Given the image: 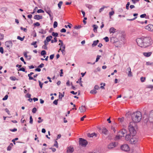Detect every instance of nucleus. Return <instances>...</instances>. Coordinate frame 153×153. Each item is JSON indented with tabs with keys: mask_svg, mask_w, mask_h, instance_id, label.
<instances>
[{
	"mask_svg": "<svg viewBox=\"0 0 153 153\" xmlns=\"http://www.w3.org/2000/svg\"><path fill=\"white\" fill-rule=\"evenodd\" d=\"M122 137H121L120 135L119 134V135H118L116 136V137H115V139L116 140H118L119 139H120Z\"/></svg>",
	"mask_w": 153,
	"mask_h": 153,
	"instance_id": "obj_37",
	"label": "nucleus"
},
{
	"mask_svg": "<svg viewBox=\"0 0 153 153\" xmlns=\"http://www.w3.org/2000/svg\"><path fill=\"white\" fill-rule=\"evenodd\" d=\"M114 13V11H112L109 12V15L110 17L112 15H113Z\"/></svg>",
	"mask_w": 153,
	"mask_h": 153,
	"instance_id": "obj_42",
	"label": "nucleus"
},
{
	"mask_svg": "<svg viewBox=\"0 0 153 153\" xmlns=\"http://www.w3.org/2000/svg\"><path fill=\"white\" fill-rule=\"evenodd\" d=\"M20 29L22 30H23L25 32H26L27 31V29L25 28H23L22 27H20Z\"/></svg>",
	"mask_w": 153,
	"mask_h": 153,
	"instance_id": "obj_56",
	"label": "nucleus"
},
{
	"mask_svg": "<svg viewBox=\"0 0 153 153\" xmlns=\"http://www.w3.org/2000/svg\"><path fill=\"white\" fill-rule=\"evenodd\" d=\"M148 116L146 114L143 115V120L145 123H147L149 122L150 123H153V110L150 112L149 118H148Z\"/></svg>",
	"mask_w": 153,
	"mask_h": 153,
	"instance_id": "obj_3",
	"label": "nucleus"
},
{
	"mask_svg": "<svg viewBox=\"0 0 153 153\" xmlns=\"http://www.w3.org/2000/svg\"><path fill=\"white\" fill-rule=\"evenodd\" d=\"M128 130L130 133L132 135H134L136 133L134 127L132 125H129Z\"/></svg>",
	"mask_w": 153,
	"mask_h": 153,
	"instance_id": "obj_4",
	"label": "nucleus"
},
{
	"mask_svg": "<svg viewBox=\"0 0 153 153\" xmlns=\"http://www.w3.org/2000/svg\"><path fill=\"white\" fill-rule=\"evenodd\" d=\"M52 38V36H48L46 38V41L47 42H49L51 40V39Z\"/></svg>",
	"mask_w": 153,
	"mask_h": 153,
	"instance_id": "obj_26",
	"label": "nucleus"
},
{
	"mask_svg": "<svg viewBox=\"0 0 153 153\" xmlns=\"http://www.w3.org/2000/svg\"><path fill=\"white\" fill-rule=\"evenodd\" d=\"M52 35L53 36L55 37H56L58 36V34L57 33H55L54 32H53L52 33Z\"/></svg>",
	"mask_w": 153,
	"mask_h": 153,
	"instance_id": "obj_34",
	"label": "nucleus"
},
{
	"mask_svg": "<svg viewBox=\"0 0 153 153\" xmlns=\"http://www.w3.org/2000/svg\"><path fill=\"white\" fill-rule=\"evenodd\" d=\"M99 89V87L98 85H95L94 87V89L97 90Z\"/></svg>",
	"mask_w": 153,
	"mask_h": 153,
	"instance_id": "obj_64",
	"label": "nucleus"
},
{
	"mask_svg": "<svg viewBox=\"0 0 153 153\" xmlns=\"http://www.w3.org/2000/svg\"><path fill=\"white\" fill-rule=\"evenodd\" d=\"M127 133V131L125 129L121 130L119 132L121 137H123L125 135H126Z\"/></svg>",
	"mask_w": 153,
	"mask_h": 153,
	"instance_id": "obj_9",
	"label": "nucleus"
},
{
	"mask_svg": "<svg viewBox=\"0 0 153 153\" xmlns=\"http://www.w3.org/2000/svg\"><path fill=\"white\" fill-rule=\"evenodd\" d=\"M59 51H61L62 52V54L64 55L65 54V51L64 50H62V48H60Z\"/></svg>",
	"mask_w": 153,
	"mask_h": 153,
	"instance_id": "obj_52",
	"label": "nucleus"
},
{
	"mask_svg": "<svg viewBox=\"0 0 153 153\" xmlns=\"http://www.w3.org/2000/svg\"><path fill=\"white\" fill-rule=\"evenodd\" d=\"M38 119L39 120H38L37 122L39 123H41L43 121V120L40 117H39Z\"/></svg>",
	"mask_w": 153,
	"mask_h": 153,
	"instance_id": "obj_40",
	"label": "nucleus"
},
{
	"mask_svg": "<svg viewBox=\"0 0 153 153\" xmlns=\"http://www.w3.org/2000/svg\"><path fill=\"white\" fill-rule=\"evenodd\" d=\"M38 82H39V86H40V88H42V85H43V83H42L40 81V80L38 81Z\"/></svg>",
	"mask_w": 153,
	"mask_h": 153,
	"instance_id": "obj_41",
	"label": "nucleus"
},
{
	"mask_svg": "<svg viewBox=\"0 0 153 153\" xmlns=\"http://www.w3.org/2000/svg\"><path fill=\"white\" fill-rule=\"evenodd\" d=\"M58 100H55L53 102V104L56 105H57L58 104Z\"/></svg>",
	"mask_w": 153,
	"mask_h": 153,
	"instance_id": "obj_59",
	"label": "nucleus"
},
{
	"mask_svg": "<svg viewBox=\"0 0 153 153\" xmlns=\"http://www.w3.org/2000/svg\"><path fill=\"white\" fill-rule=\"evenodd\" d=\"M86 7L88 8L89 9H91L93 7V6L91 4H86L85 5Z\"/></svg>",
	"mask_w": 153,
	"mask_h": 153,
	"instance_id": "obj_28",
	"label": "nucleus"
},
{
	"mask_svg": "<svg viewBox=\"0 0 153 153\" xmlns=\"http://www.w3.org/2000/svg\"><path fill=\"white\" fill-rule=\"evenodd\" d=\"M74 151V148L70 146L68 147L67 152V153H72Z\"/></svg>",
	"mask_w": 153,
	"mask_h": 153,
	"instance_id": "obj_12",
	"label": "nucleus"
},
{
	"mask_svg": "<svg viewBox=\"0 0 153 153\" xmlns=\"http://www.w3.org/2000/svg\"><path fill=\"white\" fill-rule=\"evenodd\" d=\"M37 12L38 13H43L44 12V11L40 9L38 10H37Z\"/></svg>",
	"mask_w": 153,
	"mask_h": 153,
	"instance_id": "obj_48",
	"label": "nucleus"
},
{
	"mask_svg": "<svg viewBox=\"0 0 153 153\" xmlns=\"http://www.w3.org/2000/svg\"><path fill=\"white\" fill-rule=\"evenodd\" d=\"M146 65H147L152 66L153 65V62H146Z\"/></svg>",
	"mask_w": 153,
	"mask_h": 153,
	"instance_id": "obj_39",
	"label": "nucleus"
},
{
	"mask_svg": "<svg viewBox=\"0 0 153 153\" xmlns=\"http://www.w3.org/2000/svg\"><path fill=\"white\" fill-rule=\"evenodd\" d=\"M82 26L81 25H79L78 26H75L74 27V28L76 29H80L81 28Z\"/></svg>",
	"mask_w": 153,
	"mask_h": 153,
	"instance_id": "obj_58",
	"label": "nucleus"
},
{
	"mask_svg": "<svg viewBox=\"0 0 153 153\" xmlns=\"http://www.w3.org/2000/svg\"><path fill=\"white\" fill-rule=\"evenodd\" d=\"M10 79L12 81L18 80V79L14 76L10 77Z\"/></svg>",
	"mask_w": 153,
	"mask_h": 153,
	"instance_id": "obj_27",
	"label": "nucleus"
},
{
	"mask_svg": "<svg viewBox=\"0 0 153 153\" xmlns=\"http://www.w3.org/2000/svg\"><path fill=\"white\" fill-rule=\"evenodd\" d=\"M106 42H107L109 41V39L108 37L106 36L103 39Z\"/></svg>",
	"mask_w": 153,
	"mask_h": 153,
	"instance_id": "obj_53",
	"label": "nucleus"
},
{
	"mask_svg": "<svg viewBox=\"0 0 153 153\" xmlns=\"http://www.w3.org/2000/svg\"><path fill=\"white\" fill-rule=\"evenodd\" d=\"M58 25V23L57 22L55 21L54 22L53 27L54 28H55L57 27Z\"/></svg>",
	"mask_w": 153,
	"mask_h": 153,
	"instance_id": "obj_36",
	"label": "nucleus"
},
{
	"mask_svg": "<svg viewBox=\"0 0 153 153\" xmlns=\"http://www.w3.org/2000/svg\"><path fill=\"white\" fill-rule=\"evenodd\" d=\"M96 135H97V134L94 133H91V134L88 133V136L90 137H93L95 135V137H96L97 136Z\"/></svg>",
	"mask_w": 153,
	"mask_h": 153,
	"instance_id": "obj_23",
	"label": "nucleus"
},
{
	"mask_svg": "<svg viewBox=\"0 0 153 153\" xmlns=\"http://www.w3.org/2000/svg\"><path fill=\"white\" fill-rule=\"evenodd\" d=\"M39 32L42 34H45L46 33V31L45 30L41 29Z\"/></svg>",
	"mask_w": 153,
	"mask_h": 153,
	"instance_id": "obj_25",
	"label": "nucleus"
},
{
	"mask_svg": "<svg viewBox=\"0 0 153 153\" xmlns=\"http://www.w3.org/2000/svg\"><path fill=\"white\" fill-rule=\"evenodd\" d=\"M121 149L125 152H128L130 150V147L127 144H124L121 146Z\"/></svg>",
	"mask_w": 153,
	"mask_h": 153,
	"instance_id": "obj_7",
	"label": "nucleus"
},
{
	"mask_svg": "<svg viewBox=\"0 0 153 153\" xmlns=\"http://www.w3.org/2000/svg\"><path fill=\"white\" fill-rule=\"evenodd\" d=\"M116 30L114 27H111L109 30V32L110 33H114L116 32Z\"/></svg>",
	"mask_w": 153,
	"mask_h": 153,
	"instance_id": "obj_18",
	"label": "nucleus"
},
{
	"mask_svg": "<svg viewBox=\"0 0 153 153\" xmlns=\"http://www.w3.org/2000/svg\"><path fill=\"white\" fill-rule=\"evenodd\" d=\"M118 120L121 123H123V122L124 121V118L122 117L121 118H118Z\"/></svg>",
	"mask_w": 153,
	"mask_h": 153,
	"instance_id": "obj_24",
	"label": "nucleus"
},
{
	"mask_svg": "<svg viewBox=\"0 0 153 153\" xmlns=\"http://www.w3.org/2000/svg\"><path fill=\"white\" fill-rule=\"evenodd\" d=\"M99 42V41L98 40H97L96 41H94L93 42V43L92 45V47H94Z\"/></svg>",
	"mask_w": 153,
	"mask_h": 153,
	"instance_id": "obj_21",
	"label": "nucleus"
},
{
	"mask_svg": "<svg viewBox=\"0 0 153 153\" xmlns=\"http://www.w3.org/2000/svg\"><path fill=\"white\" fill-rule=\"evenodd\" d=\"M46 52L45 50H42L41 52V55L42 56H44V57L45 58V55L46 54Z\"/></svg>",
	"mask_w": 153,
	"mask_h": 153,
	"instance_id": "obj_30",
	"label": "nucleus"
},
{
	"mask_svg": "<svg viewBox=\"0 0 153 153\" xmlns=\"http://www.w3.org/2000/svg\"><path fill=\"white\" fill-rule=\"evenodd\" d=\"M59 93V99H60L61 100H62V97H63L64 96V94H65V92H63V93H62V94H61L60 93Z\"/></svg>",
	"mask_w": 153,
	"mask_h": 153,
	"instance_id": "obj_22",
	"label": "nucleus"
},
{
	"mask_svg": "<svg viewBox=\"0 0 153 153\" xmlns=\"http://www.w3.org/2000/svg\"><path fill=\"white\" fill-rule=\"evenodd\" d=\"M13 146V144L12 143H11L10 144V145L8 146L7 148V150L8 151H10L12 148V147Z\"/></svg>",
	"mask_w": 153,
	"mask_h": 153,
	"instance_id": "obj_31",
	"label": "nucleus"
},
{
	"mask_svg": "<svg viewBox=\"0 0 153 153\" xmlns=\"http://www.w3.org/2000/svg\"><path fill=\"white\" fill-rule=\"evenodd\" d=\"M42 18L43 17L42 16H41L39 15H35L34 16V19H35L37 20L42 19Z\"/></svg>",
	"mask_w": 153,
	"mask_h": 153,
	"instance_id": "obj_13",
	"label": "nucleus"
},
{
	"mask_svg": "<svg viewBox=\"0 0 153 153\" xmlns=\"http://www.w3.org/2000/svg\"><path fill=\"white\" fill-rule=\"evenodd\" d=\"M45 11L49 15L51 20H52L53 17V16L51 15L52 13L51 11L49 9H47L45 10Z\"/></svg>",
	"mask_w": 153,
	"mask_h": 153,
	"instance_id": "obj_8",
	"label": "nucleus"
},
{
	"mask_svg": "<svg viewBox=\"0 0 153 153\" xmlns=\"http://www.w3.org/2000/svg\"><path fill=\"white\" fill-rule=\"evenodd\" d=\"M8 98V96L7 95H5V96L4 97V98H3L2 100H6Z\"/></svg>",
	"mask_w": 153,
	"mask_h": 153,
	"instance_id": "obj_49",
	"label": "nucleus"
},
{
	"mask_svg": "<svg viewBox=\"0 0 153 153\" xmlns=\"http://www.w3.org/2000/svg\"><path fill=\"white\" fill-rule=\"evenodd\" d=\"M4 36L2 34L0 33V40H2L4 38Z\"/></svg>",
	"mask_w": 153,
	"mask_h": 153,
	"instance_id": "obj_54",
	"label": "nucleus"
},
{
	"mask_svg": "<svg viewBox=\"0 0 153 153\" xmlns=\"http://www.w3.org/2000/svg\"><path fill=\"white\" fill-rule=\"evenodd\" d=\"M55 143L54 145V146L57 148H58V143L57 141L56 140L55 141Z\"/></svg>",
	"mask_w": 153,
	"mask_h": 153,
	"instance_id": "obj_61",
	"label": "nucleus"
},
{
	"mask_svg": "<svg viewBox=\"0 0 153 153\" xmlns=\"http://www.w3.org/2000/svg\"><path fill=\"white\" fill-rule=\"evenodd\" d=\"M63 4V2L62 1H60L59 3L58 4V6L59 9H60L61 8V6Z\"/></svg>",
	"mask_w": 153,
	"mask_h": 153,
	"instance_id": "obj_35",
	"label": "nucleus"
},
{
	"mask_svg": "<svg viewBox=\"0 0 153 153\" xmlns=\"http://www.w3.org/2000/svg\"><path fill=\"white\" fill-rule=\"evenodd\" d=\"M44 66V64L43 63L39 65L38 66L39 68H42Z\"/></svg>",
	"mask_w": 153,
	"mask_h": 153,
	"instance_id": "obj_57",
	"label": "nucleus"
},
{
	"mask_svg": "<svg viewBox=\"0 0 153 153\" xmlns=\"http://www.w3.org/2000/svg\"><path fill=\"white\" fill-rule=\"evenodd\" d=\"M131 137L130 135L128 134L126 135L125 137V139L126 140H128Z\"/></svg>",
	"mask_w": 153,
	"mask_h": 153,
	"instance_id": "obj_33",
	"label": "nucleus"
},
{
	"mask_svg": "<svg viewBox=\"0 0 153 153\" xmlns=\"http://www.w3.org/2000/svg\"><path fill=\"white\" fill-rule=\"evenodd\" d=\"M151 39L150 37H143L138 38L136 39V42L138 45L142 48H145L151 45Z\"/></svg>",
	"mask_w": 153,
	"mask_h": 153,
	"instance_id": "obj_1",
	"label": "nucleus"
},
{
	"mask_svg": "<svg viewBox=\"0 0 153 153\" xmlns=\"http://www.w3.org/2000/svg\"><path fill=\"white\" fill-rule=\"evenodd\" d=\"M19 71H22L25 72L26 73L27 72V71H25V68H24L23 67L20 68L19 69Z\"/></svg>",
	"mask_w": 153,
	"mask_h": 153,
	"instance_id": "obj_45",
	"label": "nucleus"
},
{
	"mask_svg": "<svg viewBox=\"0 0 153 153\" xmlns=\"http://www.w3.org/2000/svg\"><path fill=\"white\" fill-rule=\"evenodd\" d=\"M36 43L37 42L36 41L33 42L31 43V45H33L34 48H36L37 47V46L36 45Z\"/></svg>",
	"mask_w": 153,
	"mask_h": 153,
	"instance_id": "obj_32",
	"label": "nucleus"
},
{
	"mask_svg": "<svg viewBox=\"0 0 153 153\" xmlns=\"http://www.w3.org/2000/svg\"><path fill=\"white\" fill-rule=\"evenodd\" d=\"M66 32V30L65 28H62L60 30V32L61 33H65Z\"/></svg>",
	"mask_w": 153,
	"mask_h": 153,
	"instance_id": "obj_63",
	"label": "nucleus"
},
{
	"mask_svg": "<svg viewBox=\"0 0 153 153\" xmlns=\"http://www.w3.org/2000/svg\"><path fill=\"white\" fill-rule=\"evenodd\" d=\"M130 4V3L129 2H128L127 4L126 5V8L127 10L129 9V6Z\"/></svg>",
	"mask_w": 153,
	"mask_h": 153,
	"instance_id": "obj_47",
	"label": "nucleus"
},
{
	"mask_svg": "<svg viewBox=\"0 0 153 153\" xmlns=\"http://www.w3.org/2000/svg\"><path fill=\"white\" fill-rule=\"evenodd\" d=\"M79 145L83 147H85L88 144L87 141L82 138H79Z\"/></svg>",
	"mask_w": 153,
	"mask_h": 153,
	"instance_id": "obj_6",
	"label": "nucleus"
},
{
	"mask_svg": "<svg viewBox=\"0 0 153 153\" xmlns=\"http://www.w3.org/2000/svg\"><path fill=\"white\" fill-rule=\"evenodd\" d=\"M146 79V78L145 77H142L140 78V80L142 82H144Z\"/></svg>",
	"mask_w": 153,
	"mask_h": 153,
	"instance_id": "obj_46",
	"label": "nucleus"
},
{
	"mask_svg": "<svg viewBox=\"0 0 153 153\" xmlns=\"http://www.w3.org/2000/svg\"><path fill=\"white\" fill-rule=\"evenodd\" d=\"M127 71H128V75L130 76H132V75L131 74V69L130 68L128 67V68L126 70Z\"/></svg>",
	"mask_w": 153,
	"mask_h": 153,
	"instance_id": "obj_19",
	"label": "nucleus"
},
{
	"mask_svg": "<svg viewBox=\"0 0 153 153\" xmlns=\"http://www.w3.org/2000/svg\"><path fill=\"white\" fill-rule=\"evenodd\" d=\"M87 19V18L86 17L84 18V20L83 21V22L84 25H85L87 23V22L85 21V20H86Z\"/></svg>",
	"mask_w": 153,
	"mask_h": 153,
	"instance_id": "obj_62",
	"label": "nucleus"
},
{
	"mask_svg": "<svg viewBox=\"0 0 153 153\" xmlns=\"http://www.w3.org/2000/svg\"><path fill=\"white\" fill-rule=\"evenodd\" d=\"M107 8V7L103 6L102 7V8H100V10H99L100 12V13L101 12H102L104 10V8Z\"/></svg>",
	"mask_w": 153,
	"mask_h": 153,
	"instance_id": "obj_43",
	"label": "nucleus"
},
{
	"mask_svg": "<svg viewBox=\"0 0 153 153\" xmlns=\"http://www.w3.org/2000/svg\"><path fill=\"white\" fill-rule=\"evenodd\" d=\"M30 124H32L33 123V119L32 116H30Z\"/></svg>",
	"mask_w": 153,
	"mask_h": 153,
	"instance_id": "obj_50",
	"label": "nucleus"
},
{
	"mask_svg": "<svg viewBox=\"0 0 153 153\" xmlns=\"http://www.w3.org/2000/svg\"><path fill=\"white\" fill-rule=\"evenodd\" d=\"M86 107L85 106H82L79 108V109L81 112H83L85 111Z\"/></svg>",
	"mask_w": 153,
	"mask_h": 153,
	"instance_id": "obj_16",
	"label": "nucleus"
},
{
	"mask_svg": "<svg viewBox=\"0 0 153 153\" xmlns=\"http://www.w3.org/2000/svg\"><path fill=\"white\" fill-rule=\"evenodd\" d=\"M25 36L23 37H21L20 36H18L17 37V39L19 40H20L21 41H23L24 40Z\"/></svg>",
	"mask_w": 153,
	"mask_h": 153,
	"instance_id": "obj_38",
	"label": "nucleus"
},
{
	"mask_svg": "<svg viewBox=\"0 0 153 153\" xmlns=\"http://www.w3.org/2000/svg\"><path fill=\"white\" fill-rule=\"evenodd\" d=\"M142 114L139 111H137L133 112L131 114V117L132 122L138 123L142 119Z\"/></svg>",
	"mask_w": 153,
	"mask_h": 153,
	"instance_id": "obj_2",
	"label": "nucleus"
},
{
	"mask_svg": "<svg viewBox=\"0 0 153 153\" xmlns=\"http://www.w3.org/2000/svg\"><path fill=\"white\" fill-rule=\"evenodd\" d=\"M13 43L11 41H7L5 42V45L7 48H9L10 47H12Z\"/></svg>",
	"mask_w": 153,
	"mask_h": 153,
	"instance_id": "obj_11",
	"label": "nucleus"
},
{
	"mask_svg": "<svg viewBox=\"0 0 153 153\" xmlns=\"http://www.w3.org/2000/svg\"><path fill=\"white\" fill-rule=\"evenodd\" d=\"M36 108L35 107H34L33 109L32 112L33 113H36Z\"/></svg>",
	"mask_w": 153,
	"mask_h": 153,
	"instance_id": "obj_51",
	"label": "nucleus"
},
{
	"mask_svg": "<svg viewBox=\"0 0 153 153\" xmlns=\"http://www.w3.org/2000/svg\"><path fill=\"white\" fill-rule=\"evenodd\" d=\"M0 52L2 54L4 53V49L2 47H0Z\"/></svg>",
	"mask_w": 153,
	"mask_h": 153,
	"instance_id": "obj_60",
	"label": "nucleus"
},
{
	"mask_svg": "<svg viewBox=\"0 0 153 153\" xmlns=\"http://www.w3.org/2000/svg\"><path fill=\"white\" fill-rule=\"evenodd\" d=\"M153 27V25L151 24H149L145 28L148 30H152V28Z\"/></svg>",
	"mask_w": 153,
	"mask_h": 153,
	"instance_id": "obj_14",
	"label": "nucleus"
},
{
	"mask_svg": "<svg viewBox=\"0 0 153 153\" xmlns=\"http://www.w3.org/2000/svg\"><path fill=\"white\" fill-rule=\"evenodd\" d=\"M97 93V91L95 89L91 90L90 91V93L92 94H96Z\"/></svg>",
	"mask_w": 153,
	"mask_h": 153,
	"instance_id": "obj_29",
	"label": "nucleus"
},
{
	"mask_svg": "<svg viewBox=\"0 0 153 153\" xmlns=\"http://www.w3.org/2000/svg\"><path fill=\"white\" fill-rule=\"evenodd\" d=\"M138 138L134 135H132V137L130 139V142L131 144H135L138 141Z\"/></svg>",
	"mask_w": 153,
	"mask_h": 153,
	"instance_id": "obj_5",
	"label": "nucleus"
},
{
	"mask_svg": "<svg viewBox=\"0 0 153 153\" xmlns=\"http://www.w3.org/2000/svg\"><path fill=\"white\" fill-rule=\"evenodd\" d=\"M93 27H94L93 30L95 33H97V28H98V26L96 25H93Z\"/></svg>",
	"mask_w": 153,
	"mask_h": 153,
	"instance_id": "obj_20",
	"label": "nucleus"
},
{
	"mask_svg": "<svg viewBox=\"0 0 153 153\" xmlns=\"http://www.w3.org/2000/svg\"><path fill=\"white\" fill-rule=\"evenodd\" d=\"M102 131V133L105 135L107 134L108 132V130L105 128H103Z\"/></svg>",
	"mask_w": 153,
	"mask_h": 153,
	"instance_id": "obj_17",
	"label": "nucleus"
},
{
	"mask_svg": "<svg viewBox=\"0 0 153 153\" xmlns=\"http://www.w3.org/2000/svg\"><path fill=\"white\" fill-rule=\"evenodd\" d=\"M33 25L35 26H40V24L39 22H36L33 24Z\"/></svg>",
	"mask_w": 153,
	"mask_h": 153,
	"instance_id": "obj_44",
	"label": "nucleus"
},
{
	"mask_svg": "<svg viewBox=\"0 0 153 153\" xmlns=\"http://www.w3.org/2000/svg\"><path fill=\"white\" fill-rule=\"evenodd\" d=\"M100 57H101V56L97 55V57L95 61L96 62H97L98 61Z\"/></svg>",
	"mask_w": 153,
	"mask_h": 153,
	"instance_id": "obj_55",
	"label": "nucleus"
},
{
	"mask_svg": "<svg viewBox=\"0 0 153 153\" xmlns=\"http://www.w3.org/2000/svg\"><path fill=\"white\" fill-rule=\"evenodd\" d=\"M116 146V144L115 142L110 143L108 146V148L109 149H112Z\"/></svg>",
	"mask_w": 153,
	"mask_h": 153,
	"instance_id": "obj_10",
	"label": "nucleus"
},
{
	"mask_svg": "<svg viewBox=\"0 0 153 153\" xmlns=\"http://www.w3.org/2000/svg\"><path fill=\"white\" fill-rule=\"evenodd\" d=\"M152 53V52H144L143 53V54L146 57H148L151 56Z\"/></svg>",
	"mask_w": 153,
	"mask_h": 153,
	"instance_id": "obj_15",
	"label": "nucleus"
}]
</instances>
